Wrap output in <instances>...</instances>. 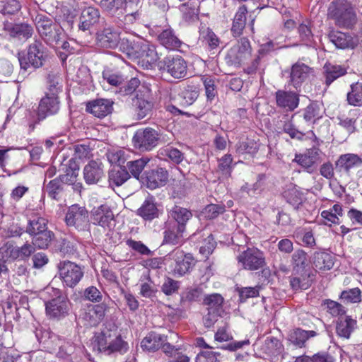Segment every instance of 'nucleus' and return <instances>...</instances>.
<instances>
[{"instance_id": "obj_1", "label": "nucleus", "mask_w": 362, "mask_h": 362, "mask_svg": "<svg viewBox=\"0 0 362 362\" xmlns=\"http://www.w3.org/2000/svg\"><path fill=\"white\" fill-rule=\"evenodd\" d=\"M101 8L118 18L124 17L126 23H134L141 16L139 0H101Z\"/></svg>"}, {"instance_id": "obj_2", "label": "nucleus", "mask_w": 362, "mask_h": 362, "mask_svg": "<svg viewBox=\"0 0 362 362\" xmlns=\"http://www.w3.org/2000/svg\"><path fill=\"white\" fill-rule=\"evenodd\" d=\"M92 345L94 350L106 355L124 354L128 350V344L122 339L117 329H104L94 336Z\"/></svg>"}, {"instance_id": "obj_3", "label": "nucleus", "mask_w": 362, "mask_h": 362, "mask_svg": "<svg viewBox=\"0 0 362 362\" xmlns=\"http://www.w3.org/2000/svg\"><path fill=\"white\" fill-rule=\"evenodd\" d=\"M328 17L334 21L337 26L352 29L358 22L356 11L347 0H336L328 8Z\"/></svg>"}, {"instance_id": "obj_4", "label": "nucleus", "mask_w": 362, "mask_h": 362, "mask_svg": "<svg viewBox=\"0 0 362 362\" xmlns=\"http://www.w3.org/2000/svg\"><path fill=\"white\" fill-rule=\"evenodd\" d=\"M159 69L175 78H185L187 74V64L182 57L178 54L168 55L158 62Z\"/></svg>"}, {"instance_id": "obj_5", "label": "nucleus", "mask_w": 362, "mask_h": 362, "mask_svg": "<svg viewBox=\"0 0 362 362\" xmlns=\"http://www.w3.org/2000/svg\"><path fill=\"white\" fill-rule=\"evenodd\" d=\"M45 60V55L43 45L37 40L29 46L26 55L18 54L21 69L24 71H26L30 66L34 68L42 66Z\"/></svg>"}, {"instance_id": "obj_6", "label": "nucleus", "mask_w": 362, "mask_h": 362, "mask_svg": "<svg viewBox=\"0 0 362 362\" xmlns=\"http://www.w3.org/2000/svg\"><path fill=\"white\" fill-rule=\"evenodd\" d=\"M59 275L64 285L75 287L83 276L81 267L70 261H62L58 264Z\"/></svg>"}, {"instance_id": "obj_7", "label": "nucleus", "mask_w": 362, "mask_h": 362, "mask_svg": "<svg viewBox=\"0 0 362 362\" xmlns=\"http://www.w3.org/2000/svg\"><path fill=\"white\" fill-rule=\"evenodd\" d=\"M238 264L244 269L255 271L265 265V257L263 252L257 248H247L238 257Z\"/></svg>"}, {"instance_id": "obj_8", "label": "nucleus", "mask_w": 362, "mask_h": 362, "mask_svg": "<svg viewBox=\"0 0 362 362\" xmlns=\"http://www.w3.org/2000/svg\"><path fill=\"white\" fill-rule=\"evenodd\" d=\"M65 222L69 227H74L78 230H85L88 227V212L84 206L73 204L67 211Z\"/></svg>"}, {"instance_id": "obj_9", "label": "nucleus", "mask_w": 362, "mask_h": 362, "mask_svg": "<svg viewBox=\"0 0 362 362\" xmlns=\"http://www.w3.org/2000/svg\"><path fill=\"white\" fill-rule=\"evenodd\" d=\"M251 55L250 43L247 38H241L228 52L226 59L228 63L239 66L245 63Z\"/></svg>"}, {"instance_id": "obj_10", "label": "nucleus", "mask_w": 362, "mask_h": 362, "mask_svg": "<svg viewBox=\"0 0 362 362\" xmlns=\"http://www.w3.org/2000/svg\"><path fill=\"white\" fill-rule=\"evenodd\" d=\"M158 132L152 128L139 129L133 137V143L139 150L151 151L158 144Z\"/></svg>"}, {"instance_id": "obj_11", "label": "nucleus", "mask_w": 362, "mask_h": 362, "mask_svg": "<svg viewBox=\"0 0 362 362\" xmlns=\"http://www.w3.org/2000/svg\"><path fill=\"white\" fill-rule=\"evenodd\" d=\"M46 313L50 317L59 318L64 317L69 310V301L66 296L60 294L57 291L56 298L45 303Z\"/></svg>"}, {"instance_id": "obj_12", "label": "nucleus", "mask_w": 362, "mask_h": 362, "mask_svg": "<svg viewBox=\"0 0 362 362\" xmlns=\"http://www.w3.org/2000/svg\"><path fill=\"white\" fill-rule=\"evenodd\" d=\"M120 40L119 29L109 24H105L103 29L97 34V43L103 48L114 49L119 45Z\"/></svg>"}, {"instance_id": "obj_13", "label": "nucleus", "mask_w": 362, "mask_h": 362, "mask_svg": "<svg viewBox=\"0 0 362 362\" xmlns=\"http://www.w3.org/2000/svg\"><path fill=\"white\" fill-rule=\"evenodd\" d=\"M320 160V151L317 148L308 149L303 153L296 154L293 162L297 163L305 171L312 174L316 170V165Z\"/></svg>"}, {"instance_id": "obj_14", "label": "nucleus", "mask_w": 362, "mask_h": 362, "mask_svg": "<svg viewBox=\"0 0 362 362\" xmlns=\"http://www.w3.org/2000/svg\"><path fill=\"white\" fill-rule=\"evenodd\" d=\"M60 109L59 96H52L45 94L38 105L37 117L39 119H44L48 116L56 115Z\"/></svg>"}, {"instance_id": "obj_15", "label": "nucleus", "mask_w": 362, "mask_h": 362, "mask_svg": "<svg viewBox=\"0 0 362 362\" xmlns=\"http://www.w3.org/2000/svg\"><path fill=\"white\" fill-rule=\"evenodd\" d=\"M37 28L44 40L51 45L57 44L60 40L61 28L52 25L49 21L38 22Z\"/></svg>"}, {"instance_id": "obj_16", "label": "nucleus", "mask_w": 362, "mask_h": 362, "mask_svg": "<svg viewBox=\"0 0 362 362\" xmlns=\"http://www.w3.org/2000/svg\"><path fill=\"white\" fill-rule=\"evenodd\" d=\"M329 38L339 49H354L359 42L362 43V38L360 37H352L348 33L338 31L331 33L329 35Z\"/></svg>"}, {"instance_id": "obj_17", "label": "nucleus", "mask_w": 362, "mask_h": 362, "mask_svg": "<svg viewBox=\"0 0 362 362\" xmlns=\"http://www.w3.org/2000/svg\"><path fill=\"white\" fill-rule=\"evenodd\" d=\"M175 260L174 273L179 276H182L188 273L195 265V259L190 254H184L182 251H176L173 253Z\"/></svg>"}, {"instance_id": "obj_18", "label": "nucleus", "mask_w": 362, "mask_h": 362, "mask_svg": "<svg viewBox=\"0 0 362 362\" xmlns=\"http://www.w3.org/2000/svg\"><path fill=\"white\" fill-rule=\"evenodd\" d=\"M107 308L103 303L90 305L86 308L83 319L88 326H96L103 320Z\"/></svg>"}, {"instance_id": "obj_19", "label": "nucleus", "mask_w": 362, "mask_h": 362, "mask_svg": "<svg viewBox=\"0 0 362 362\" xmlns=\"http://www.w3.org/2000/svg\"><path fill=\"white\" fill-rule=\"evenodd\" d=\"M276 105L286 111H293L299 105L297 93L279 90L275 94Z\"/></svg>"}, {"instance_id": "obj_20", "label": "nucleus", "mask_w": 362, "mask_h": 362, "mask_svg": "<svg viewBox=\"0 0 362 362\" xmlns=\"http://www.w3.org/2000/svg\"><path fill=\"white\" fill-rule=\"evenodd\" d=\"M311 72L312 69L308 65L301 62H296L291 67V83L294 88H297L308 78Z\"/></svg>"}, {"instance_id": "obj_21", "label": "nucleus", "mask_w": 362, "mask_h": 362, "mask_svg": "<svg viewBox=\"0 0 362 362\" xmlns=\"http://www.w3.org/2000/svg\"><path fill=\"white\" fill-rule=\"evenodd\" d=\"M112 104L109 100H95L87 103L86 111L97 117H104L112 112Z\"/></svg>"}, {"instance_id": "obj_22", "label": "nucleus", "mask_w": 362, "mask_h": 362, "mask_svg": "<svg viewBox=\"0 0 362 362\" xmlns=\"http://www.w3.org/2000/svg\"><path fill=\"white\" fill-rule=\"evenodd\" d=\"M114 215L109 206L101 205L92 211V221L95 225L103 228L109 227L113 221Z\"/></svg>"}, {"instance_id": "obj_23", "label": "nucleus", "mask_w": 362, "mask_h": 362, "mask_svg": "<svg viewBox=\"0 0 362 362\" xmlns=\"http://www.w3.org/2000/svg\"><path fill=\"white\" fill-rule=\"evenodd\" d=\"M362 165V159L358 155L346 153L339 156L336 161V168L339 171L348 173L351 169Z\"/></svg>"}, {"instance_id": "obj_24", "label": "nucleus", "mask_w": 362, "mask_h": 362, "mask_svg": "<svg viewBox=\"0 0 362 362\" xmlns=\"http://www.w3.org/2000/svg\"><path fill=\"white\" fill-rule=\"evenodd\" d=\"M165 340V335L156 332H150L141 340V347L144 351L155 352L160 349Z\"/></svg>"}, {"instance_id": "obj_25", "label": "nucleus", "mask_w": 362, "mask_h": 362, "mask_svg": "<svg viewBox=\"0 0 362 362\" xmlns=\"http://www.w3.org/2000/svg\"><path fill=\"white\" fill-rule=\"evenodd\" d=\"M100 19L99 11L92 6L84 8L80 16L79 29L86 31L97 23Z\"/></svg>"}, {"instance_id": "obj_26", "label": "nucleus", "mask_w": 362, "mask_h": 362, "mask_svg": "<svg viewBox=\"0 0 362 362\" xmlns=\"http://www.w3.org/2000/svg\"><path fill=\"white\" fill-rule=\"evenodd\" d=\"M103 175L102 164L94 160L90 161L83 168V177L88 185L97 183Z\"/></svg>"}, {"instance_id": "obj_27", "label": "nucleus", "mask_w": 362, "mask_h": 362, "mask_svg": "<svg viewBox=\"0 0 362 362\" xmlns=\"http://www.w3.org/2000/svg\"><path fill=\"white\" fill-rule=\"evenodd\" d=\"M168 180V173L165 168L152 170L146 174V185L150 189L163 186Z\"/></svg>"}, {"instance_id": "obj_28", "label": "nucleus", "mask_w": 362, "mask_h": 362, "mask_svg": "<svg viewBox=\"0 0 362 362\" xmlns=\"http://www.w3.org/2000/svg\"><path fill=\"white\" fill-rule=\"evenodd\" d=\"M157 39L161 45L168 49H177L182 44V42L171 28L163 29L158 35Z\"/></svg>"}, {"instance_id": "obj_29", "label": "nucleus", "mask_w": 362, "mask_h": 362, "mask_svg": "<svg viewBox=\"0 0 362 362\" xmlns=\"http://www.w3.org/2000/svg\"><path fill=\"white\" fill-rule=\"evenodd\" d=\"M356 327V320L351 317H340L337 322L336 332L339 337L347 339H349Z\"/></svg>"}, {"instance_id": "obj_30", "label": "nucleus", "mask_w": 362, "mask_h": 362, "mask_svg": "<svg viewBox=\"0 0 362 362\" xmlns=\"http://www.w3.org/2000/svg\"><path fill=\"white\" fill-rule=\"evenodd\" d=\"M347 73V69L341 65L326 63L323 66L325 82L329 86L338 78L344 76Z\"/></svg>"}, {"instance_id": "obj_31", "label": "nucleus", "mask_w": 362, "mask_h": 362, "mask_svg": "<svg viewBox=\"0 0 362 362\" xmlns=\"http://www.w3.org/2000/svg\"><path fill=\"white\" fill-rule=\"evenodd\" d=\"M5 30L12 37L27 40L33 35V28L27 23L6 25Z\"/></svg>"}, {"instance_id": "obj_32", "label": "nucleus", "mask_w": 362, "mask_h": 362, "mask_svg": "<svg viewBox=\"0 0 362 362\" xmlns=\"http://www.w3.org/2000/svg\"><path fill=\"white\" fill-rule=\"evenodd\" d=\"M169 216L175 221V225L180 228L186 229V223L192 217V214L186 208L174 206L169 211Z\"/></svg>"}, {"instance_id": "obj_33", "label": "nucleus", "mask_w": 362, "mask_h": 362, "mask_svg": "<svg viewBox=\"0 0 362 362\" xmlns=\"http://www.w3.org/2000/svg\"><path fill=\"white\" fill-rule=\"evenodd\" d=\"M313 264L316 270H329L334 266L333 257L326 252H316L313 257Z\"/></svg>"}, {"instance_id": "obj_34", "label": "nucleus", "mask_w": 362, "mask_h": 362, "mask_svg": "<svg viewBox=\"0 0 362 362\" xmlns=\"http://www.w3.org/2000/svg\"><path fill=\"white\" fill-rule=\"evenodd\" d=\"M136 57L141 58L148 64H153L159 59L158 54L153 45L148 44L147 42L140 43Z\"/></svg>"}, {"instance_id": "obj_35", "label": "nucleus", "mask_w": 362, "mask_h": 362, "mask_svg": "<svg viewBox=\"0 0 362 362\" xmlns=\"http://www.w3.org/2000/svg\"><path fill=\"white\" fill-rule=\"evenodd\" d=\"M133 153L128 149H113L107 153V157L111 164L122 166L132 158Z\"/></svg>"}, {"instance_id": "obj_36", "label": "nucleus", "mask_w": 362, "mask_h": 362, "mask_svg": "<svg viewBox=\"0 0 362 362\" xmlns=\"http://www.w3.org/2000/svg\"><path fill=\"white\" fill-rule=\"evenodd\" d=\"M137 214L146 221L158 217V209L152 198L146 199L137 210Z\"/></svg>"}, {"instance_id": "obj_37", "label": "nucleus", "mask_w": 362, "mask_h": 362, "mask_svg": "<svg viewBox=\"0 0 362 362\" xmlns=\"http://www.w3.org/2000/svg\"><path fill=\"white\" fill-rule=\"evenodd\" d=\"M247 8L245 5L239 7L233 18L231 32L234 36H240L246 24Z\"/></svg>"}, {"instance_id": "obj_38", "label": "nucleus", "mask_w": 362, "mask_h": 362, "mask_svg": "<svg viewBox=\"0 0 362 362\" xmlns=\"http://www.w3.org/2000/svg\"><path fill=\"white\" fill-rule=\"evenodd\" d=\"M347 103L354 107H362V82L357 81L350 85L346 94Z\"/></svg>"}, {"instance_id": "obj_39", "label": "nucleus", "mask_w": 362, "mask_h": 362, "mask_svg": "<svg viewBox=\"0 0 362 362\" xmlns=\"http://www.w3.org/2000/svg\"><path fill=\"white\" fill-rule=\"evenodd\" d=\"M295 275L291 278L290 284L292 288L295 290L308 288L310 286V272L308 269L295 272Z\"/></svg>"}, {"instance_id": "obj_40", "label": "nucleus", "mask_w": 362, "mask_h": 362, "mask_svg": "<svg viewBox=\"0 0 362 362\" xmlns=\"http://www.w3.org/2000/svg\"><path fill=\"white\" fill-rule=\"evenodd\" d=\"M62 170L65 174L62 175V180L69 184H73L78 175L79 166L74 159H69L63 164Z\"/></svg>"}, {"instance_id": "obj_41", "label": "nucleus", "mask_w": 362, "mask_h": 362, "mask_svg": "<svg viewBox=\"0 0 362 362\" xmlns=\"http://www.w3.org/2000/svg\"><path fill=\"white\" fill-rule=\"evenodd\" d=\"M185 231V229H181L175 224L168 227L164 232V242L172 245L180 244L183 240Z\"/></svg>"}, {"instance_id": "obj_42", "label": "nucleus", "mask_w": 362, "mask_h": 362, "mask_svg": "<svg viewBox=\"0 0 362 362\" xmlns=\"http://www.w3.org/2000/svg\"><path fill=\"white\" fill-rule=\"evenodd\" d=\"M149 158L147 157H142L141 158L133 160L132 158L128 161L125 168L128 170L129 174L139 180L140 174L144 170L146 165L149 162Z\"/></svg>"}, {"instance_id": "obj_43", "label": "nucleus", "mask_w": 362, "mask_h": 362, "mask_svg": "<svg viewBox=\"0 0 362 362\" xmlns=\"http://www.w3.org/2000/svg\"><path fill=\"white\" fill-rule=\"evenodd\" d=\"M130 177L127 170L124 168H112L109 172V182L110 185L121 186Z\"/></svg>"}, {"instance_id": "obj_44", "label": "nucleus", "mask_w": 362, "mask_h": 362, "mask_svg": "<svg viewBox=\"0 0 362 362\" xmlns=\"http://www.w3.org/2000/svg\"><path fill=\"white\" fill-rule=\"evenodd\" d=\"M317 333L315 331H305L298 328L291 332L289 339L293 344L302 347L309 338L313 337Z\"/></svg>"}, {"instance_id": "obj_45", "label": "nucleus", "mask_w": 362, "mask_h": 362, "mask_svg": "<svg viewBox=\"0 0 362 362\" xmlns=\"http://www.w3.org/2000/svg\"><path fill=\"white\" fill-rule=\"evenodd\" d=\"M233 158L230 154H226L218 160L217 173L223 179L228 178L233 170Z\"/></svg>"}, {"instance_id": "obj_46", "label": "nucleus", "mask_w": 362, "mask_h": 362, "mask_svg": "<svg viewBox=\"0 0 362 362\" xmlns=\"http://www.w3.org/2000/svg\"><path fill=\"white\" fill-rule=\"evenodd\" d=\"M62 91V80L57 74H49L47 78V86L45 94L58 96Z\"/></svg>"}, {"instance_id": "obj_47", "label": "nucleus", "mask_w": 362, "mask_h": 362, "mask_svg": "<svg viewBox=\"0 0 362 362\" xmlns=\"http://www.w3.org/2000/svg\"><path fill=\"white\" fill-rule=\"evenodd\" d=\"M47 221L45 218L35 216L29 221L26 232L34 235L47 231Z\"/></svg>"}, {"instance_id": "obj_48", "label": "nucleus", "mask_w": 362, "mask_h": 362, "mask_svg": "<svg viewBox=\"0 0 362 362\" xmlns=\"http://www.w3.org/2000/svg\"><path fill=\"white\" fill-rule=\"evenodd\" d=\"M223 297L218 293L207 296L204 299V303L209 312H222Z\"/></svg>"}, {"instance_id": "obj_49", "label": "nucleus", "mask_w": 362, "mask_h": 362, "mask_svg": "<svg viewBox=\"0 0 362 362\" xmlns=\"http://www.w3.org/2000/svg\"><path fill=\"white\" fill-rule=\"evenodd\" d=\"M32 240L33 245L39 249H45L48 247L54 234L50 230L44 231L42 233L34 234Z\"/></svg>"}, {"instance_id": "obj_50", "label": "nucleus", "mask_w": 362, "mask_h": 362, "mask_svg": "<svg viewBox=\"0 0 362 362\" xmlns=\"http://www.w3.org/2000/svg\"><path fill=\"white\" fill-rule=\"evenodd\" d=\"M292 262L294 267V272H299L300 270L306 269L308 265L307 254L303 250H297L292 255Z\"/></svg>"}, {"instance_id": "obj_51", "label": "nucleus", "mask_w": 362, "mask_h": 362, "mask_svg": "<svg viewBox=\"0 0 362 362\" xmlns=\"http://www.w3.org/2000/svg\"><path fill=\"white\" fill-rule=\"evenodd\" d=\"M158 155L161 158L167 157L177 164L180 163L184 159V154L178 149L171 146L160 148L158 151Z\"/></svg>"}, {"instance_id": "obj_52", "label": "nucleus", "mask_w": 362, "mask_h": 362, "mask_svg": "<svg viewBox=\"0 0 362 362\" xmlns=\"http://www.w3.org/2000/svg\"><path fill=\"white\" fill-rule=\"evenodd\" d=\"M182 13V19L187 23H193L198 20L199 9L195 6H189L187 4H182L180 6Z\"/></svg>"}, {"instance_id": "obj_53", "label": "nucleus", "mask_w": 362, "mask_h": 362, "mask_svg": "<svg viewBox=\"0 0 362 362\" xmlns=\"http://www.w3.org/2000/svg\"><path fill=\"white\" fill-rule=\"evenodd\" d=\"M18 247L11 243H6L0 247V255L3 260H15L19 257Z\"/></svg>"}, {"instance_id": "obj_54", "label": "nucleus", "mask_w": 362, "mask_h": 362, "mask_svg": "<svg viewBox=\"0 0 362 362\" xmlns=\"http://www.w3.org/2000/svg\"><path fill=\"white\" fill-rule=\"evenodd\" d=\"M158 289L153 281L148 276L146 281H141L140 294L144 298H151L154 296Z\"/></svg>"}, {"instance_id": "obj_55", "label": "nucleus", "mask_w": 362, "mask_h": 362, "mask_svg": "<svg viewBox=\"0 0 362 362\" xmlns=\"http://www.w3.org/2000/svg\"><path fill=\"white\" fill-rule=\"evenodd\" d=\"M202 81L204 86L207 98L209 100L214 99L217 94L215 78L211 76H204Z\"/></svg>"}, {"instance_id": "obj_56", "label": "nucleus", "mask_w": 362, "mask_h": 362, "mask_svg": "<svg viewBox=\"0 0 362 362\" xmlns=\"http://www.w3.org/2000/svg\"><path fill=\"white\" fill-rule=\"evenodd\" d=\"M180 286V281L165 277L161 286V291L166 296H171L178 291Z\"/></svg>"}, {"instance_id": "obj_57", "label": "nucleus", "mask_w": 362, "mask_h": 362, "mask_svg": "<svg viewBox=\"0 0 362 362\" xmlns=\"http://www.w3.org/2000/svg\"><path fill=\"white\" fill-rule=\"evenodd\" d=\"M257 151L258 144L252 139H247L237 144V151L239 153L255 154Z\"/></svg>"}, {"instance_id": "obj_58", "label": "nucleus", "mask_w": 362, "mask_h": 362, "mask_svg": "<svg viewBox=\"0 0 362 362\" xmlns=\"http://www.w3.org/2000/svg\"><path fill=\"white\" fill-rule=\"evenodd\" d=\"M200 38L206 42L211 49L217 47L219 44L218 38L209 28L201 30Z\"/></svg>"}, {"instance_id": "obj_59", "label": "nucleus", "mask_w": 362, "mask_h": 362, "mask_svg": "<svg viewBox=\"0 0 362 362\" xmlns=\"http://www.w3.org/2000/svg\"><path fill=\"white\" fill-rule=\"evenodd\" d=\"M119 42V49L129 56L136 57L140 43H133L128 39H122Z\"/></svg>"}, {"instance_id": "obj_60", "label": "nucleus", "mask_w": 362, "mask_h": 362, "mask_svg": "<svg viewBox=\"0 0 362 362\" xmlns=\"http://www.w3.org/2000/svg\"><path fill=\"white\" fill-rule=\"evenodd\" d=\"M152 109V104L144 100L139 99L136 107V114L138 119H141L146 117Z\"/></svg>"}, {"instance_id": "obj_61", "label": "nucleus", "mask_w": 362, "mask_h": 362, "mask_svg": "<svg viewBox=\"0 0 362 362\" xmlns=\"http://www.w3.org/2000/svg\"><path fill=\"white\" fill-rule=\"evenodd\" d=\"M163 352L168 357L177 358L179 355H185L182 352V347L180 346H173L168 341V337L165 336V340L162 346Z\"/></svg>"}, {"instance_id": "obj_62", "label": "nucleus", "mask_w": 362, "mask_h": 362, "mask_svg": "<svg viewBox=\"0 0 362 362\" xmlns=\"http://www.w3.org/2000/svg\"><path fill=\"white\" fill-rule=\"evenodd\" d=\"M83 296L86 300L93 303H100L103 300L101 291L93 286H88L84 290Z\"/></svg>"}, {"instance_id": "obj_63", "label": "nucleus", "mask_w": 362, "mask_h": 362, "mask_svg": "<svg viewBox=\"0 0 362 362\" xmlns=\"http://www.w3.org/2000/svg\"><path fill=\"white\" fill-rule=\"evenodd\" d=\"M325 305L326 306L327 311L332 316H339L340 317L346 313L345 308L336 301L327 300L325 302Z\"/></svg>"}, {"instance_id": "obj_64", "label": "nucleus", "mask_w": 362, "mask_h": 362, "mask_svg": "<svg viewBox=\"0 0 362 362\" xmlns=\"http://www.w3.org/2000/svg\"><path fill=\"white\" fill-rule=\"evenodd\" d=\"M62 190V186L61 182L56 179L51 180L46 187V191L49 197L55 200L59 199V194Z\"/></svg>"}]
</instances>
